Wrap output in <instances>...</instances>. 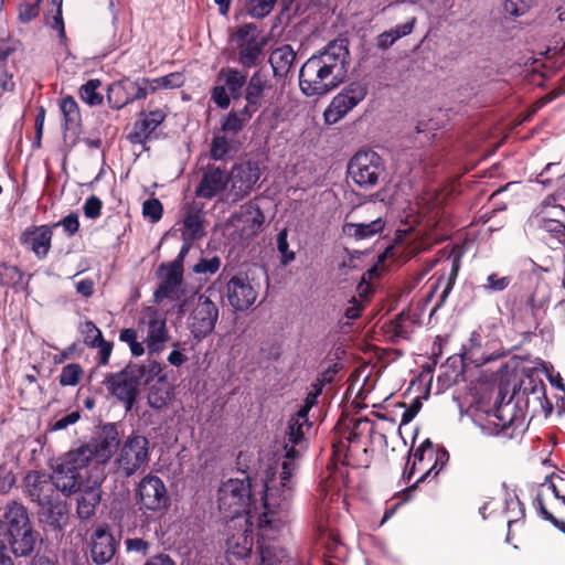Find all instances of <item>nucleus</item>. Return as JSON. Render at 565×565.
I'll list each match as a JSON object with an SVG mask.
<instances>
[{
	"label": "nucleus",
	"mask_w": 565,
	"mask_h": 565,
	"mask_svg": "<svg viewBox=\"0 0 565 565\" xmlns=\"http://www.w3.org/2000/svg\"><path fill=\"white\" fill-rule=\"evenodd\" d=\"M298 458L299 451L294 449L285 456L279 476L274 473L265 481L264 495L258 503L253 497L248 477L223 482L217 493L220 511L232 521L244 516L245 524L264 532L280 530L289 518L295 487L292 476L298 468Z\"/></svg>",
	"instance_id": "1"
},
{
	"label": "nucleus",
	"mask_w": 565,
	"mask_h": 565,
	"mask_svg": "<svg viewBox=\"0 0 565 565\" xmlns=\"http://www.w3.org/2000/svg\"><path fill=\"white\" fill-rule=\"evenodd\" d=\"M119 444V433L114 424L104 425L88 441L75 444L58 458L53 476L55 488L65 495L76 493L84 482H88L92 472L105 473V465Z\"/></svg>",
	"instance_id": "2"
},
{
	"label": "nucleus",
	"mask_w": 565,
	"mask_h": 565,
	"mask_svg": "<svg viewBox=\"0 0 565 565\" xmlns=\"http://www.w3.org/2000/svg\"><path fill=\"white\" fill-rule=\"evenodd\" d=\"M349 42L335 39L309 57L299 72V86L306 96H322L338 87L350 65Z\"/></svg>",
	"instance_id": "3"
},
{
	"label": "nucleus",
	"mask_w": 565,
	"mask_h": 565,
	"mask_svg": "<svg viewBox=\"0 0 565 565\" xmlns=\"http://www.w3.org/2000/svg\"><path fill=\"white\" fill-rule=\"evenodd\" d=\"M1 521L0 532L7 548L9 547L15 557L30 556L35 550L40 534L33 530L26 509L11 501L6 505Z\"/></svg>",
	"instance_id": "4"
},
{
	"label": "nucleus",
	"mask_w": 565,
	"mask_h": 565,
	"mask_svg": "<svg viewBox=\"0 0 565 565\" xmlns=\"http://www.w3.org/2000/svg\"><path fill=\"white\" fill-rule=\"evenodd\" d=\"M230 45L235 61L244 68H252L259 64L266 40L256 24L246 23L230 35Z\"/></svg>",
	"instance_id": "5"
},
{
	"label": "nucleus",
	"mask_w": 565,
	"mask_h": 565,
	"mask_svg": "<svg viewBox=\"0 0 565 565\" xmlns=\"http://www.w3.org/2000/svg\"><path fill=\"white\" fill-rule=\"evenodd\" d=\"M565 476L552 473L540 483L535 495L534 504L539 514L550 521L555 527L565 533V522L558 521L551 512L550 507L554 504L565 507Z\"/></svg>",
	"instance_id": "6"
},
{
	"label": "nucleus",
	"mask_w": 565,
	"mask_h": 565,
	"mask_svg": "<svg viewBox=\"0 0 565 565\" xmlns=\"http://www.w3.org/2000/svg\"><path fill=\"white\" fill-rule=\"evenodd\" d=\"M322 387L323 383L319 380L312 383L305 399V404L290 418L287 434L288 441L285 446L286 455H288L292 449L298 450L299 456L301 455V450L305 448V433L311 427L308 419V413L317 404V399L322 392Z\"/></svg>",
	"instance_id": "7"
},
{
	"label": "nucleus",
	"mask_w": 565,
	"mask_h": 565,
	"mask_svg": "<svg viewBox=\"0 0 565 565\" xmlns=\"http://www.w3.org/2000/svg\"><path fill=\"white\" fill-rule=\"evenodd\" d=\"M149 460V440L141 435H131L122 444L115 459L117 471L131 477Z\"/></svg>",
	"instance_id": "8"
},
{
	"label": "nucleus",
	"mask_w": 565,
	"mask_h": 565,
	"mask_svg": "<svg viewBox=\"0 0 565 565\" xmlns=\"http://www.w3.org/2000/svg\"><path fill=\"white\" fill-rule=\"evenodd\" d=\"M384 171L382 158L372 150L359 151L348 166L350 177L361 188L374 186Z\"/></svg>",
	"instance_id": "9"
},
{
	"label": "nucleus",
	"mask_w": 565,
	"mask_h": 565,
	"mask_svg": "<svg viewBox=\"0 0 565 565\" xmlns=\"http://www.w3.org/2000/svg\"><path fill=\"white\" fill-rule=\"evenodd\" d=\"M218 306L207 296L202 294L188 318V329L192 337L199 341L210 335L218 320Z\"/></svg>",
	"instance_id": "10"
},
{
	"label": "nucleus",
	"mask_w": 565,
	"mask_h": 565,
	"mask_svg": "<svg viewBox=\"0 0 565 565\" xmlns=\"http://www.w3.org/2000/svg\"><path fill=\"white\" fill-rule=\"evenodd\" d=\"M217 79L222 85L212 89L211 98L217 107L226 109L231 105V98L242 97L248 81L247 73L237 67H223Z\"/></svg>",
	"instance_id": "11"
},
{
	"label": "nucleus",
	"mask_w": 565,
	"mask_h": 565,
	"mask_svg": "<svg viewBox=\"0 0 565 565\" xmlns=\"http://www.w3.org/2000/svg\"><path fill=\"white\" fill-rule=\"evenodd\" d=\"M367 94V86L361 82H353L334 96L324 110V120L329 125L337 124L360 104Z\"/></svg>",
	"instance_id": "12"
},
{
	"label": "nucleus",
	"mask_w": 565,
	"mask_h": 565,
	"mask_svg": "<svg viewBox=\"0 0 565 565\" xmlns=\"http://www.w3.org/2000/svg\"><path fill=\"white\" fill-rule=\"evenodd\" d=\"M104 384L107 391L125 404L126 411H131L139 387V374L131 367L109 374Z\"/></svg>",
	"instance_id": "13"
},
{
	"label": "nucleus",
	"mask_w": 565,
	"mask_h": 565,
	"mask_svg": "<svg viewBox=\"0 0 565 565\" xmlns=\"http://www.w3.org/2000/svg\"><path fill=\"white\" fill-rule=\"evenodd\" d=\"M148 94V78H124L108 87L107 99L111 108L121 109L129 103L146 98Z\"/></svg>",
	"instance_id": "14"
},
{
	"label": "nucleus",
	"mask_w": 565,
	"mask_h": 565,
	"mask_svg": "<svg viewBox=\"0 0 565 565\" xmlns=\"http://www.w3.org/2000/svg\"><path fill=\"white\" fill-rule=\"evenodd\" d=\"M137 494L142 510L158 512L168 507V491L158 476L143 477L138 484Z\"/></svg>",
	"instance_id": "15"
},
{
	"label": "nucleus",
	"mask_w": 565,
	"mask_h": 565,
	"mask_svg": "<svg viewBox=\"0 0 565 565\" xmlns=\"http://www.w3.org/2000/svg\"><path fill=\"white\" fill-rule=\"evenodd\" d=\"M105 477V473L96 470L88 477V482H84L77 490L81 492L77 499V514L82 520H88L95 514L102 499L100 487Z\"/></svg>",
	"instance_id": "16"
},
{
	"label": "nucleus",
	"mask_w": 565,
	"mask_h": 565,
	"mask_svg": "<svg viewBox=\"0 0 565 565\" xmlns=\"http://www.w3.org/2000/svg\"><path fill=\"white\" fill-rule=\"evenodd\" d=\"M448 454L443 451L440 454H436L433 449V444L429 439H426L413 454V465L409 470L404 471V479L407 481L411 479L414 473V469L417 463L420 465V469L425 470L422 477L417 480L423 481L431 471L435 470V476L441 469L444 461L447 460Z\"/></svg>",
	"instance_id": "17"
},
{
	"label": "nucleus",
	"mask_w": 565,
	"mask_h": 565,
	"mask_svg": "<svg viewBox=\"0 0 565 565\" xmlns=\"http://www.w3.org/2000/svg\"><path fill=\"white\" fill-rule=\"evenodd\" d=\"M274 84L267 72L264 70L255 71L248 78L244 89L246 107L252 113H256L265 103L267 95L273 90Z\"/></svg>",
	"instance_id": "18"
},
{
	"label": "nucleus",
	"mask_w": 565,
	"mask_h": 565,
	"mask_svg": "<svg viewBox=\"0 0 565 565\" xmlns=\"http://www.w3.org/2000/svg\"><path fill=\"white\" fill-rule=\"evenodd\" d=\"M226 296L235 310H246L257 299V290L246 276H234L226 285Z\"/></svg>",
	"instance_id": "19"
},
{
	"label": "nucleus",
	"mask_w": 565,
	"mask_h": 565,
	"mask_svg": "<svg viewBox=\"0 0 565 565\" xmlns=\"http://www.w3.org/2000/svg\"><path fill=\"white\" fill-rule=\"evenodd\" d=\"M265 221V216L259 207L249 202L243 204L239 211L232 217V224L241 231L244 238L256 236Z\"/></svg>",
	"instance_id": "20"
},
{
	"label": "nucleus",
	"mask_w": 565,
	"mask_h": 565,
	"mask_svg": "<svg viewBox=\"0 0 565 565\" xmlns=\"http://www.w3.org/2000/svg\"><path fill=\"white\" fill-rule=\"evenodd\" d=\"M182 241H198L205 235V218L202 206L189 204L183 209L182 221L177 223Z\"/></svg>",
	"instance_id": "21"
},
{
	"label": "nucleus",
	"mask_w": 565,
	"mask_h": 565,
	"mask_svg": "<svg viewBox=\"0 0 565 565\" xmlns=\"http://www.w3.org/2000/svg\"><path fill=\"white\" fill-rule=\"evenodd\" d=\"M52 477L42 471H30L24 478V484L31 499L41 505L49 504L54 493Z\"/></svg>",
	"instance_id": "22"
},
{
	"label": "nucleus",
	"mask_w": 565,
	"mask_h": 565,
	"mask_svg": "<svg viewBox=\"0 0 565 565\" xmlns=\"http://www.w3.org/2000/svg\"><path fill=\"white\" fill-rule=\"evenodd\" d=\"M230 181L228 175L220 167L209 166L195 190L199 198L213 199L221 193Z\"/></svg>",
	"instance_id": "23"
},
{
	"label": "nucleus",
	"mask_w": 565,
	"mask_h": 565,
	"mask_svg": "<svg viewBox=\"0 0 565 565\" xmlns=\"http://www.w3.org/2000/svg\"><path fill=\"white\" fill-rule=\"evenodd\" d=\"M164 118L166 113L161 109L141 111L128 139L132 143H145Z\"/></svg>",
	"instance_id": "24"
},
{
	"label": "nucleus",
	"mask_w": 565,
	"mask_h": 565,
	"mask_svg": "<svg viewBox=\"0 0 565 565\" xmlns=\"http://www.w3.org/2000/svg\"><path fill=\"white\" fill-rule=\"evenodd\" d=\"M52 231L47 226H33L26 228L20 242L28 249L32 250L38 258H44L51 248Z\"/></svg>",
	"instance_id": "25"
},
{
	"label": "nucleus",
	"mask_w": 565,
	"mask_h": 565,
	"mask_svg": "<svg viewBox=\"0 0 565 565\" xmlns=\"http://www.w3.org/2000/svg\"><path fill=\"white\" fill-rule=\"evenodd\" d=\"M116 552V541L111 533L104 527H98L92 537V558L98 564L108 563Z\"/></svg>",
	"instance_id": "26"
},
{
	"label": "nucleus",
	"mask_w": 565,
	"mask_h": 565,
	"mask_svg": "<svg viewBox=\"0 0 565 565\" xmlns=\"http://www.w3.org/2000/svg\"><path fill=\"white\" fill-rule=\"evenodd\" d=\"M231 192L234 200H239L247 195L258 180L257 170L250 164H239L234 168L231 174Z\"/></svg>",
	"instance_id": "27"
},
{
	"label": "nucleus",
	"mask_w": 565,
	"mask_h": 565,
	"mask_svg": "<svg viewBox=\"0 0 565 565\" xmlns=\"http://www.w3.org/2000/svg\"><path fill=\"white\" fill-rule=\"evenodd\" d=\"M166 320L153 313L148 321L146 343L149 353H158L164 348L168 341Z\"/></svg>",
	"instance_id": "28"
},
{
	"label": "nucleus",
	"mask_w": 565,
	"mask_h": 565,
	"mask_svg": "<svg viewBox=\"0 0 565 565\" xmlns=\"http://www.w3.org/2000/svg\"><path fill=\"white\" fill-rule=\"evenodd\" d=\"M295 60L296 53L290 45L286 44L275 49L269 55L274 76L286 77L291 71Z\"/></svg>",
	"instance_id": "29"
},
{
	"label": "nucleus",
	"mask_w": 565,
	"mask_h": 565,
	"mask_svg": "<svg viewBox=\"0 0 565 565\" xmlns=\"http://www.w3.org/2000/svg\"><path fill=\"white\" fill-rule=\"evenodd\" d=\"M160 273L162 284L154 294L157 300L168 297L181 284L182 265L178 264V262H173L170 265H162Z\"/></svg>",
	"instance_id": "30"
},
{
	"label": "nucleus",
	"mask_w": 565,
	"mask_h": 565,
	"mask_svg": "<svg viewBox=\"0 0 565 565\" xmlns=\"http://www.w3.org/2000/svg\"><path fill=\"white\" fill-rule=\"evenodd\" d=\"M248 527L243 533L234 534L227 541V555L237 559L247 557L253 548L254 539L249 534L254 526L247 524Z\"/></svg>",
	"instance_id": "31"
},
{
	"label": "nucleus",
	"mask_w": 565,
	"mask_h": 565,
	"mask_svg": "<svg viewBox=\"0 0 565 565\" xmlns=\"http://www.w3.org/2000/svg\"><path fill=\"white\" fill-rule=\"evenodd\" d=\"M385 226L382 217H377L369 223H347L343 226V233L355 239H366L381 233Z\"/></svg>",
	"instance_id": "32"
},
{
	"label": "nucleus",
	"mask_w": 565,
	"mask_h": 565,
	"mask_svg": "<svg viewBox=\"0 0 565 565\" xmlns=\"http://www.w3.org/2000/svg\"><path fill=\"white\" fill-rule=\"evenodd\" d=\"M277 530L262 531L263 542L259 544V564L258 565H282L286 562V551L274 543H266L264 536L268 532Z\"/></svg>",
	"instance_id": "33"
},
{
	"label": "nucleus",
	"mask_w": 565,
	"mask_h": 565,
	"mask_svg": "<svg viewBox=\"0 0 565 565\" xmlns=\"http://www.w3.org/2000/svg\"><path fill=\"white\" fill-rule=\"evenodd\" d=\"M253 116L254 113L246 107H243L239 110H232L222 118V130L235 135L244 128Z\"/></svg>",
	"instance_id": "34"
},
{
	"label": "nucleus",
	"mask_w": 565,
	"mask_h": 565,
	"mask_svg": "<svg viewBox=\"0 0 565 565\" xmlns=\"http://www.w3.org/2000/svg\"><path fill=\"white\" fill-rule=\"evenodd\" d=\"M172 392L170 385L160 379L158 382L153 383L148 393V405L154 409H162L167 406L168 402L171 399Z\"/></svg>",
	"instance_id": "35"
},
{
	"label": "nucleus",
	"mask_w": 565,
	"mask_h": 565,
	"mask_svg": "<svg viewBox=\"0 0 565 565\" xmlns=\"http://www.w3.org/2000/svg\"><path fill=\"white\" fill-rule=\"evenodd\" d=\"M415 24V18L411 21L396 25L395 28L381 33L376 39V44L381 50H387L392 46L398 39L406 36L413 32Z\"/></svg>",
	"instance_id": "36"
},
{
	"label": "nucleus",
	"mask_w": 565,
	"mask_h": 565,
	"mask_svg": "<svg viewBox=\"0 0 565 565\" xmlns=\"http://www.w3.org/2000/svg\"><path fill=\"white\" fill-rule=\"evenodd\" d=\"M539 226L546 233L543 239L551 247H553L554 244L565 243V225L562 222L553 218H541Z\"/></svg>",
	"instance_id": "37"
},
{
	"label": "nucleus",
	"mask_w": 565,
	"mask_h": 565,
	"mask_svg": "<svg viewBox=\"0 0 565 565\" xmlns=\"http://www.w3.org/2000/svg\"><path fill=\"white\" fill-rule=\"evenodd\" d=\"M184 75L179 72L149 79V93H153L158 89L179 88L184 84Z\"/></svg>",
	"instance_id": "38"
},
{
	"label": "nucleus",
	"mask_w": 565,
	"mask_h": 565,
	"mask_svg": "<svg viewBox=\"0 0 565 565\" xmlns=\"http://www.w3.org/2000/svg\"><path fill=\"white\" fill-rule=\"evenodd\" d=\"M61 111L64 117L65 129H72L79 124L81 115L78 105L71 96L64 97L61 100Z\"/></svg>",
	"instance_id": "39"
},
{
	"label": "nucleus",
	"mask_w": 565,
	"mask_h": 565,
	"mask_svg": "<svg viewBox=\"0 0 565 565\" xmlns=\"http://www.w3.org/2000/svg\"><path fill=\"white\" fill-rule=\"evenodd\" d=\"M511 424L512 418H505L502 415V409H497L486 424L480 425V428L484 435H498L510 427Z\"/></svg>",
	"instance_id": "40"
},
{
	"label": "nucleus",
	"mask_w": 565,
	"mask_h": 565,
	"mask_svg": "<svg viewBox=\"0 0 565 565\" xmlns=\"http://www.w3.org/2000/svg\"><path fill=\"white\" fill-rule=\"evenodd\" d=\"M482 347V338L481 334L477 331H473L470 334L469 341L466 345H463V359L472 362V363H484L489 361V359L477 356V352L480 351Z\"/></svg>",
	"instance_id": "41"
},
{
	"label": "nucleus",
	"mask_w": 565,
	"mask_h": 565,
	"mask_svg": "<svg viewBox=\"0 0 565 565\" xmlns=\"http://www.w3.org/2000/svg\"><path fill=\"white\" fill-rule=\"evenodd\" d=\"M100 86L99 79H89L79 89L81 98L89 106H96L103 103V95L97 92Z\"/></svg>",
	"instance_id": "42"
},
{
	"label": "nucleus",
	"mask_w": 565,
	"mask_h": 565,
	"mask_svg": "<svg viewBox=\"0 0 565 565\" xmlns=\"http://www.w3.org/2000/svg\"><path fill=\"white\" fill-rule=\"evenodd\" d=\"M276 2L277 0H248L247 12L254 19H263L273 11Z\"/></svg>",
	"instance_id": "43"
},
{
	"label": "nucleus",
	"mask_w": 565,
	"mask_h": 565,
	"mask_svg": "<svg viewBox=\"0 0 565 565\" xmlns=\"http://www.w3.org/2000/svg\"><path fill=\"white\" fill-rule=\"evenodd\" d=\"M565 174L564 167L561 163H548L545 169L539 174L537 182L543 186H551L554 180L562 178Z\"/></svg>",
	"instance_id": "44"
},
{
	"label": "nucleus",
	"mask_w": 565,
	"mask_h": 565,
	"mask_svg": "<svg viewBox=\"0 0 565 565\" xmlns=\"http://www.w3.org/2000/svg\"><path fill=\"white\" fill-rule=\"evenodd\" d=\"M79 332L83 335L84 343L90 347H94L104 339L102 331L92 321L83 322L79 326Z\"/></svg>",
	"instance_id": "45"
},
{
	"label": "nucleus",
	"mask_w": 565,
	"mask_h": 565,
	"mask_svg": "<svg viewBox=\"0 0 565 565\" xmlns=\"http://www.w3.org/2000/svg\"><path fill=\"white\" fill-rule=\"evenodd\" d=\"M81 375L82 369L78 364H67L60 374V384L63 386H74L79 382Z\"/></svg>",
	"instance_id": "46"
},
{
	"label": "nucleus",
	"mask_w": 565,
	"mask_h": 565,
	"mask_svg": "<svg viewBox=\"0 0 565 565\" xmlns=\"http://www.w3.org/2000/svg\"><path fill=\"white\" fill-rule=\"evenodd\" d=\"M287 238H288V231H287V228H284L277 235V249L281 255L280 263L285 266L290 264L292 260H295V257H296L295 253L289 249V244H288Z\"/></svg>",
	"instance_id": "47"
},
{
	"label": "nucleus",
	"mask_w": 565,
	"mask_h": 565,
	"mask_svg": "<svg viewBox=\"0 0 565 565\" xmlns=\"http://www.w3.org/2000/svg\"><path fill=\"white\" fill-rule=\"evenodd\" d=\"M163 207L158 199H148L142 204V214L151 223H157L162 217Z\"/></svg>",
	"instance_id": "48"
},
{
	"label": "nucleus",
	"mask_w": 565,
	"mask_h": 565,
	"mask_svg": "<svg viewBox=\"0 0 565 565\" xmlns=\"http://www.w3.org/2000/svg\"><path fill=\"white\" fill-rule=\"evenodd\" d=\"M510 284H511V277L499 276L498 274L493 273L487 277V281H486V284L482 285V288L486 291L499 292V291H503L504 289H507Z\"/></svg>",
	"instance_id": "49"
},
{
	"label": "nucleus",
	"mask_w": 565,
	"mask_h": 565,
	"mask_svg": "<svg viewBox=\"0 0 565 565\" xmlns=\"http://www.w3.org/2000/svg\"><path fill=\"white\" fill-rule=\"evenodd\" d=\"M42 0H35L33 3L31 2H22L19 6V20L22 23H29L33 19H35L40 11V3Z\"/></svg>",
	"instance_id": "50"
},
{
	"label": "nucleus",
	"mask_w": 565,
	"mask_h": 565,
	"mask_svg": "<svg viewBox=\"0 0 565 565\" xmlns=\"http://www.w3.org/2000/svg\"><path fill=\"white\" fill-rule=\"evenodd\" d=\"M230 141L224 136H215L211 146V157L214 160H223L230 152Z\"/></svg>",
	"instance_id": "51"
},
{
	"label": "nucleus",
	"mask_w": 565,
	"mask_h": 565,
	"mask_svg": "<svg viewBox=\"0 0 565 565\" xmlns=\"http://www.w3.org/2000/svg\"><path fill=\"white\" fill-rule=\"evenodd\" d=\"M220 266L221 260L216 256L209 259L202 258L198 264L193 266V271L196 274L213 275L220 269Z\"/></svg>",
	"instance_id": "52"
},
{
	"label": "nucleus",
	"mask_w": 565,
	"mask_h": 565,
	"mask_svg": "<svg viewBox=\"0 0 565 565\" xmlns=\"http://www.w3.org/2000/svg\"><path fill=\"white\" fill-rule=\"evenodd\" d=\"M103 203L102 201L95 196L90 195L86 199L83 211L87 218H97L100 215Z\"/></svg>",
	"instance_id": "53"
},
{
	"label": "nucleus",
	"mask_w": 565,
	"mask_h": 565,
	"mask_svg": "<svg viewBox=\"0 0 565 565\" xmlns=\"http://www.w3.org/2000/svg\"><path fill=\"white\" fill-rule=\"evenodd\" d=\"M543 372L546 379L548 380L550 384L554 388L562 391L565 397V384L563 382L562 375L558 372H556L552 365H545L543 367Z\"/></svg>",
	"instance_id": "54"
},
{
	"label": "nucleus",
	"mask_w": 565,
	"mask_h": 565,
	"mask_svg": "<svg viewBox=\"0 0 565 565\" xmlns=\"http://www.w3.org/2000/svg\"><path fill=\"white\" fill-rule=\"evenodd\" d=\"M79 417H81V415L78 412H72V413L65 415L64 417L56 419L52 424L51 430L52 431L63 430V429L67 428L70 425H74L75 423H77Z\"/></svg>",
	"instance_id": "55"
},
{
	"label": "nucleus",
	"mask_w": 565,
	"mask_h": 565,
	"mask_svg": "<svg viewBox=\"0 0 565 565\" xmlns=\"http://www.w3.org/2000/svg\"><path fill=\"white\" fill-rule=\"evenodd\" d=\"M505 509L507 512L518 510V512L514 514V518H510L508 520V525L511 526L513 522H515L519 518H522L524 515V509L521 503V501L518 499V497L505 499Z\"/></svg>",
	"instance_id": "56"
},
{
	"label": "nucleus",
	"mask_w": 565,
	"mask_h": 565,
	"mask_svg": "<svg viewBox=\"0 0 565 565\" xmlns=\"http://www.w3.org/2000/svg\"><path fill=\"white\" fill-rule=\"evenodd\" d=\"M149 546L147 541L139 537L126 540V548L128 552L140 553L145 556L148 553Z\"/></svg>",
	"instance_id": "57"
},
{
	"label": "nucleus",
	"mask_w": 565,
	"mask_h": 565,
	"mask_svg": "<svg viewBox=\"0 0 565 565\" xmlns=\"http://www.w3.org/2000/svg\"><path fill=\"white\" fill-rule=\"evenodd\" d=\"M93 348L98 349V363L102 365H106L109 362L113 345L111 343L105 341L104 339L95 344Z\"/></svg>",
	"instance_id": "58"
},
{
	"label": "nucleus",
	"mask_w": 565,
	"mask_h": 565,
	"mask_svg": "<svg viewBox=\"0 0 565 565\" xmlns=\"http://www.w3.org/2000/svg\"><path fill=\"white\" fill-rule=\"evenodd\" d=\"M75 289L84 298H89L94 294L95 284L90 278H84L75 284Z\"/></svg>",
	"instance_id": "59"
},
{
	"label": "nucleus",
	"mask_w": 565,
	"mask_h": 565,
	"mask_svg": "<svg viewBox=\"0 0 565 565\" xmlns=\"http://www.w3.org/2000/svg\"><path fill=\"white\" fill-rule=\"evenodd\" d=\"M61 225L67 232L68 235H74L79 228L78 216L75 213H71L61 221Z\"/></svg>",
	"instance_id": "60"
},
{
	"label": "nucleus",
	"mask_w": 565,
	"mask_h": 565,
	"mask_svg": "<svg viewBox=\"0 0 565 565\" xmlns=\"http://www.w3.org/2000/svg\"><path fill=\"white\" fill-rule=\"evenodd\" d=\"M49 24L52 29H55L58 32V35L61 39L65 38V26H64L62 12L56 11L55 14L53 15L52 21H50Z\"/></svg>",
	"instance_id": "61"
},
{
	"label": "nucleus",
	"mask_w": 565,
	"mask_h": 565,
	"mask_svg": "<svg viewBox=\"0 0 565 565\" xmlns=\"http://www.w3.org/2000/svg\"><path fill=\"white\" fill-rule=\"evenodd\" d=\"M44 120H45V109H44V107H40L38 115L35 117V134H36V139L39 141L41 140V137L43 134Z\"/></svg>",
	"instance_id": "62"
},
{
	"label": "nucleus",
	"mask_w": 565,
	"mask_h": 565,
	"mask_svg": "<svg viewBox=\"0 0 565 565\" xmlns=\"http://www.w3.org/2000/svg\"><path fill=\"white\" fill-rule=\"evenodd\" d=\"M420 403L415 401L409 408H407L402 415V424H408L418 413Z\"/></svg>",
	"instance_id": "63"
},
{
	"label": "nucleus",
	"mask_w": 565,
	"mask_h": 565,
	"mask_svg": "<svg viewBox=\"0 0 565 565\" xmlns=\"http://www.w3.org/2000/svg\"><path fill=\"white\" fill-rule=\"evenodd\" d=\"M145 565H175V563L169 555L159 554L151 557Z\"/></svg>",
	"instance_id": "64"
}]
</instances>
